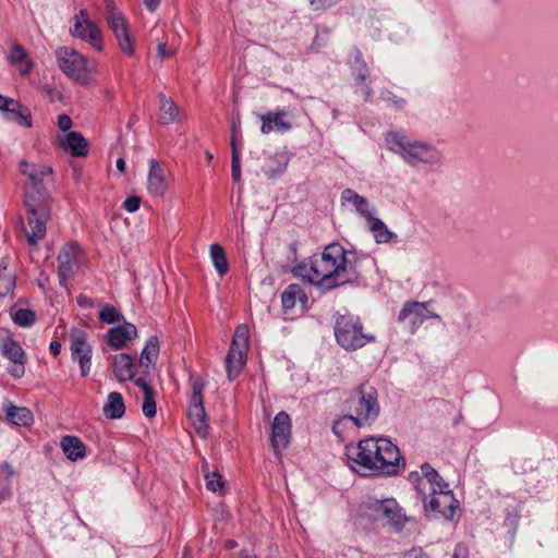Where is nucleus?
Masks as SVG:
<instances>
[{
    "label": "nucleus",
    "instance_id": "7c9ffc66",
    "mask_svg": "<svg viewBox=\"0 0 558 558\" xmlns=\"http://www.w3.org/2000/svg\"><path fill=\"white\" fill-rule=\"evenodd\" d=\"M102 412L107 418H121L125 412L123 397L120 392L112 391L108 395L107 402L102 408Z\"/></svg>",
    "mask_w": 558,
    "mask_h": 558
},
{
    "label": "nucleus",
    "instance_id": "37998d69",
    "mask_svg": "<svg viewBox=\"0 0 558 558\" xmlns=\"http://www.w3.org/2000/svg\"><path fill=\"white\" fill-rule=\"evenodd\" d=\"M52 173V169L50 167L46 166H39V167H32L28 179L33 182L35 186L43 183L44 179Z\"/></svg>",
    "mask_w": 558,
    "mask_h": 558
},
{
    "label": "nucleus",
    "instance_id": "a19ab883",
    "mask_svg": "<svg viewBox=\"0 0 558 558\" xmlns=\"http://www.w3.org/2000/svg\"><path fill=\"white\" fill-rule=\"evenodd\" d=\"M15 288V276L5 271V267H0V296L4 298Z\"/></svg>",
    "mask_w": 558,
    "mask_h": 558
},
{
    "label": "nucleus",
    "instance_id": "3c124183",
    "mask_svg": "<svg viewBox=\"0 0 558 558\" xmlns=\"http://www.w3.org/2000/svg\"><path fill=\"white\" fill-rule=\"evenodd\" d=\"M141 206V198L138 196H130L123 203V208L129 213L136 211Z\"/></svg>",
    "mask_w": 558,
    "mask_h": 558
},
{
    "label": "nucleus",
    "instance_id": "dca6fc26",
    "mask_svg": "<svg viewBox=\"0 0 558 558\" xmlns=\"http://www.w3.org/2000/svg\"><path fill=\"white\" fill-rule=\"evenodd\" d=\"M70 338L72 360L80 364L81 375L85 377L90 372L92 347L86 340V333L81 329L71 330Z\"/></svg>",
    "mask_w": 558,
    "mask_h": 558
},
{
    "label": "nucleus",
    "instance_id": "f3484780",
    "mask_svg": "<svg viewBox=\"0 0 558 558\" xmlns=\"http://www.w3.org/2000/svg\"><path fill=\"white\" fill-rule=\"evenodd\" d=\"M291 420L287 412L280 411L276 414L271 424L270 442L277 456L288 448L291 437Z\"/></svg>",
    "mask_w": 558,
    "mask_h": 558
},
{
    "label": "nucleus",
    "instance_id": "6ab92c4d",
    "mask_svg": "<svg viewBox=\"0 0 558 558\" xmlns=\"http://www.w3.org/2000/svg\"><path fill=\"white\" fill-rule=\"evenodd\" d=\"M148 165L147 189L153 196L162 197L168 189L166 171L156 159H150Z\"/></svg>",
    "mask_w": 558,
    "mask_h": 558
},
{
    "label": "nucleus",
    "instance_id": "680f3d73",
    "mask_svg": "<svg viewBox=\"0 0 558 558\" xmlns=\"http://www.w3.org/2000/svg\"><path fill=\"white\" fill-rule=\"evenodd\" d=\"M77 303L83 307H90L93 305V300L85 295H80L77 298Z\"/></svg>",
    "mask_w": 558,
    "mask_h": 558
},
{
    "label": "nucleus",
    "instance_id": "5701e85b",
    "mask_svg": "<svg viewBox=\"0 0 558 558\" xmlns=\"http://www.w3.org/2000/svg\"><path fill=\"white\" fill-rule=\"evenodd\" d=\"M112 369L118 380H131L135 375V364L129 354L120 353L112 356Z\"/></svg>",
    "mask_w": 558,
    "mask_h": 558
},
{
    "label": "nucleus",
    "instance_id": "0eeeda50",
    "mask_svg": "<svg viewBox=\"0 0 558 558\" xmlns=\"http://www.w3.org/2000/svg\"><path fill=\"white\" fill-rule=\"evenodd\" d=\"M373 450L371 473L384 474V475H396L400 471V462L402 457L399 448L388 438L373 437Z\"/></svg>",
    "mask_w": 558,
    "mask_h": 558
},
{
    "label": "nucleus",
    "instance_id": "603ef678",
    "mask_svg": "<svg viewBox=\"0 0 558 558\" xmlns=\"http://www.w3.org/2000/svg\"><path fill=\"white\" fill-rule=\"evenodd\" d=\"M25 363L26 362L13 363V365L8 368L9 374H11L14 378H21L25 374Z\"/></svg>",
    "mask_w": 558,
    "mask_h": 558
},
{
    "label": "nucleus",
    "instance_id": "b1692460",
    "mask_svg": "<svg viewBox=\"0 0 558 558\" xmlns=\"http://www.w3.org/2000/svg\"><path fill=\"white\" fill-rule=\"evenodd\" d=\"M60 447L64 456L71 461H78L86 457V446L76 436H63L60 441Z\"/></svg>",
    "mask_w": 558,
    "mask_h": 558
},
{
    "label": "nucleus",
    "instance_id": "f704fd0d",
    "mask_svg": "<svg viewBox=\"0 0 558 558\" xmlns=\"http://www.w3.org/2000/svg\"><path fill=\"white\" fill-rule=\"evenodd\" d=\"M209 253L213 265L217 272L220 276L226 275L229 270V264L223 247L218 243H214L210 245Z\"/></svg>",
    "mask_w": 558,
    "mask_h": 558
},
{
    "label": "nucleus",
    "instance_id": "2f4dec72",
    "mask_svg": "<svg viewBox=\"0 0 558 558\" xmlns=\"http://www.w3.org/2000/svg\"><path fill=\"white\" fill-rule=\"evenodd\" d=\"M159 120L162 124H170L177 120L179 108L171 98L159 94Z\"/></svg>",
    "mask_w": 558,
    "mask_h": 558
},
{
    "label": "nucleus",
    "instance_id": "20e7f679",
    "mask_svg": "<svg viewBox=\"0 0 558 558\" xmlns=\"http://www.w3.org/2000/svg\"><path fill=\"white\" fill-rule=\"evenodd\" d=\"M377 397V390L363 383L344 401V408L354 418L357 428L371 425L378 417L380 407Z\"/></svg>",
    "mask_w": 558,
    "mask_h": 558
},
{
    "label": "nucleus",
    "instance_id": "a211bd4d",
    "mask_svg": "<svg viewBox=\"0 0 558 558\" xmlns=\"http://www.w3.org/2000/svg\"><path fill=\"white\" fill-rule=\"evenodd\" d=\"M373 448V437H369L360 440L356 445H348L345 454L352 463L371 473L372 465H374L371 459Z\"/></svg>",
    "mask_w": 558,
    "mask_h": 558
},
{
    "label": "nucleus",
    "instance_id": "4d7b16f0",
    "mask_svg": "<svg viewBox=\"0 0 558 558\" xmlns=\"http://www.w3.org/2000/svg\"><path fill=\"white\" fill-rule=\"evenodd\" d=\"M11 496L10 483L0 484V504L7 500Z\"/></svg>",
    "mask_w": 558,
    "mask_h": 558
},
{
    "label": "nucleus",
    "instance_id": "052dcab7",
    "mask_svg": "<svg viewBox=\"0 0 558 558\" xmlns=\"http://www.w3.org/2000/svg\"><path fill=\"white\" fill-rule=\"evenodd\" d=\"M144 4L149 12H155L160 4V0H144Z\"/></svg>",
    "mask_w": 558,
    "mask_h": 558
},
{
    "label": "nucleus",
    "instance_id": "f03ea898",
    "mask_svg": "<svg viewBox=\"0 0 558 558\" xmlns=\"http://www.w3.org/2000/svg\"><path fill=\"white\" fill-rule=\"evenodd\" d=\"M385 141L388 149L400 155L410 166L415 167L421 163L435 166L442 160V155L436 147L424 142H411L402 133L388 132Z\"/></svg>",
    "mask_w": 558,
    "mask_h": 558
},
{
    "label": "nucleus",
    "instance_id": "c756f323",
    "mask_svg": "<svg viewBox=\"0 0 558 558\" xmlns=\"http://www.w3.org/2000/svg\"><path fill=\"white\" fill-rule=\"evenodd\" d=\"M159 354V341L157 337H150L146 345L144 347L141 357H140V365L142 367H145L146 374H149L151 369L155 367L156 360Z\"/></svg>",
    "mask_w": 558,
    "mask_h": 558
},
{
    "label": "nucleus",
    "instance_id": "1a4fd4ad",
    "mask_svg": "<svg viewBox=\"0 0 558 558\" xmlns=\"http://www.w3.org/2000/svg\"><path fill=\"white\" fill-rule=\"evenodd\" d=\"M190 384L192 393L189 401L187 415L196 433L199 436L205 437L209 428L203 397L205 381L199 375L193 374L190 377Z\"/></svg>",
    "mask_w": 558,
    "mask_h": 558
},
{
    "label": "nucleus",
    "instance_id": "58836bf2",
    "mask_svg": "<svg viewBox=\"0 0 558 558\" xmlns=\"http://www.w3.org/2000/svg\"><path fill=\"white\" fill-rule=\"evenodd\" d=\"M351 427H356L355 421L349 413H347L335 420L332 424V432L337 437L342 438L345 432Z\"/></svg>",
    "mask_w": 558,
    "mask_h": 558
},
{
    "label": "nucleus",
    "instance_id": "774afa93",
    "mask_svg": "<svg viewBox=\"0 0 558 558\" xmlns=\"http://www.w3.org/2000/svg\"><path fill=\"white\" fill-rule=\"evenodd\" d=\"M116 166L120 172H124L125 170V161L123 158H119L116 162Z\"/></svg>",
    "mask_w": 558,
    "mask_h": 558
},
{
    "label": "nucleus",
    "instance_id": "13d9d810",
    "mask_svg": "<svg viewBox=\"0 0 558 558\" xmlns=\"http://www.w3.org/2000/svg\"><path fill=\"white\" fill-rule=\"evenodd\" d=\"M134 384L143 390L144 395H146L148 391H154V389L145 381L143 377L136 378Z\"/></svg>",
    "mask_w": 558,
    "mask_h": 558
},
{
    "label": "nucleus",
    "instance_id": "423d86ee",
    "mask_svg": "<svg viewBox=\"0 0 558 558\" xmlns=\"http://www.w3.org/2000/svg\"><path fill=\"white\" fill-rule=\"evenodd\" d=\"M335 336L338 344L347 351L357 350L367 342L375 341L373 335L363 331L360 318L351 314L340 315L337 318Z\"/></svg>",
    "mask_w": 558,
    "mask_h": 558
},
{
    "label": "nucleus",
    "instance_id": "338daca9",
    "mask_svg": "<svg viewBox=\"0 0 558 558\" xmlns=\"http://www.w3.org/2000/svg\"><path fill=\"white\" fill-rule=\"evenodd\" d=\"M403 558H423V557L421 555V551L411 550L410 553L405 554Z\"/></svg>",
    "mask_w": 558,
    "mask_h": 558
},
{
    "label": "nucleus",
    "instance_id": "8fccbe9b",
    "mask_svg": "<svg viewBox=\"0 0 558 558\" xmlns=\"http://www.w3.org/2000/svg\"><path fill=\"white\" fill-rule=\"evenodd\" d=\"M12 108H19V101L0 94V111L7 114Z\"/></svg>",
    "mask_w": 558,
    "mask_h": 558
},
{
    "label": "nucleus",
    "instance_id": "864d4df0",
    "mask_svg": "<svg viewBox=\"0 0 558 558\" xmlns=\"http://www.w3.org/2000/svg\"><path fill=\"white\" fill-rule=\"evenodd\" d=\"M354 80H355V84L360 87V89L357 92L363 95L364 101H369L373 97L372 87L368 84H366L365 82L361 83L359 80H356V78H354Z\"/></svg>",
    "mask_w": 558,
    "mask_h": 558
},
{
    "label": "nucleus",
    "instance_id": "aec40b11",
    "mask_svg": "<svg viewBox=\"0 0 558 558\" xmlns=\"http://www.w3.org/2000/svg\"><path fill=\"white\" fill-rule=\"evenodd\" d=\"M288 116L287 111H269L265 114H259V119L262 120L260 132L263 134H269L270 132H279L284 133L292 129V124L289 121H286V117Z\"/></svg>",
    "mask_w": 558,
    "mask_h": 558
},
{
    "label": "nucleus",
    "instance_id": "39448f33",
    "mask_svg": "<svg viewBox=\"0 0 558 558\" xmlns=\"http://www.w3.org/2000/svg\"><path fill=\"white\" fill-rule=\"evenodd\" d=\"M362 513L373 522L385 520L395 532H401L412 520L393 498L369 500L363 506Z\"/></svg>",
    "mask_w": 558,
    "mask_h": 558
},
{
    "label": "nucleus",
    "instance_id": "393cba45",
    "mask_svg": "<svg viewBox=\"0 0 558 558\" xmlns=\"http://www.w3.org/2000/svg\"><path fill=\"white\" fill-rule=\"evenodd\" d=\"M341 199L352 204L355 210L366 220H369L372 217H374V207L371 206L369 202L364 196L357 194L355 191L351 189L343 190L341 193Z\"/></svg>",
    "mask_w": 558,
    "mask_h": 558
},
{
    "label": "nucleus",
    "instance_id": "49530a36",
    "mask_svg": "<svg viewBox=\"0 0 558 558\" xmlns=\"http://www.w3.org/2000/svg\"><path fill=\"white\" fill-rule=\"evenodd\" d=\"M380 97L384 101L388 104V106L395 108L396 110H402L405 106V100L396 96L389 90H385L380 94Z\"/></svg>",
    "mask_w": 558,
    "mask_h": 558
},
{
    "label": "nucleus",
    "instance_id": "0e129e2a",
    "mask_svg": "<svg viewBox=\"0 0 558 558\" xmlns=\"http://www.w3.org/2000/svg\"><path fill=\"white\" fill-rule=\"evenodd\" d=\"M49 349H50V352H51L54 356H57V355L60 353V351H61V343H60L59 341H52V342L50 343Z\"/></svg>",
    "mask_w": 558,
    "mask_h": 558
},
{
    "label": "nucleus",
    "instance_id": "5fc2aeb1",
    "mask_svg": "<svg viewBox=\"0 0 558 558\" xmlns=\"http://www.w3.org/2000/svg\"><path fill=\"white\" fill-rule=\"evenodd\" d=\"M58 128L61 130V131H69L72 126V120L71 118L68 116V114H60L58 117Z\"/></svg>",
    "mask_w": 558,
    "mask_h": 558
},
{
    "label": "nucleus",
    "instance_id": "e433bc0d",
    "mask_svg": "<svg viewBox=\"0 0 558 558\" xmlns=\"http://www.w3.org/2000/svg\"><path fill=\"white\" fill-rule=\"evenodd\" d=\"M5 119L15 122L21 126H32L31 111L28 108L23 107L20 102L19 108H12L9 110V113L5 114Z\"/></svg>",
    "mask_w": 558,
    "mask_h": 558
},
{
    "label": "nucleus",
    "instance_id": "4468645a",
    "mask_svg": "<svg viewBox=\"0 0 558 558\" xmlns=\"http://www.w3.org/2000/svg\"><path fill=\"white\" fill-rule=\"evenodd\" d=\"M425 512H432L434 515L452 520L458 508L459 501L450 488L437 493L429 498L422 499Z\"/></svg>",
    "mask_w": 558,
    "mask_h": 558
},
{
    "label": "nucleus",
    "instance_id": "ea45409f",
    "mask_svg": "<svg viewBox=\"0 0 558 558\" xmlns=\"http://www.w3.org/2000/svg\"><path fill=\"white\" fill-rule=\"evenodd\" d=\"M13 322L20 327H29L36 320V314L29 308H19L12 315Z\"/></svg>",
    "mask_w": 558,
    "mask_h": 558
},
{
    "label": "nucleus",
    "instance_id": "4c0bfd02",
    "mask_svg": "<svg viewBox=\"0 0 558 558\" xmlns=\"http://www.w3.org/2000/svg\"><path fill=\"white\" fill-rule=\"evenodd\" d=\"M276 167L265 169L264 172L268 179H274L284 173L289 163V156L286 153L275 155Z\"/></svg>",
    "mask_w": 558,
    "mask_h": 558
},
{
    "label": "nucleus",
    "instance_id": "c9c22d12",
    "mask_svg": "<svg viewBox=\"0 0 558 558\" xmlns=\"http://www.w3.org/2000/svg\"><path fill=\"white\" fill-rule=\"evenodd\" d=\"M349 60L355 74V78L361 83H364L368 76V68L362 57L361 51L356 48L352 49Z\"/></svg>",
    "mask_w": 558,
    "mask_h": 558
},
{
    "label": "nucleus",
    "instance_id": "a18cd8bd",
    "mask_svg": "<svg viewBox=\"0 0 558 558\" xmlns=\"http://www.w3.org/2000/svg\"><path fill=\"white\" fill-rule=\"evenodd\" d=\"M143 414L151 418L156 415V402H155V392L148 391L146 395H144V401L142 405Z\"/></svg>",
    "mask_w": 558,
    "mask_h": 558
},
{
    "label": "nucleus",
    "instance_id": "e2e57ef3",
    "mask_svg": "<svg viewBox=\"0 0 558 558\" xmlns=\"http://www.w3.org/2000/svg\"><path fill=\"white\" fill-rule=\"evenodd\" d=\"M32 167H34V165H31L28 163L27 161L23 160L20 162V171L23 173V174H26L28 177V173L32 169Z\"/></svg>",
    "mask_w": 558,
    "mask_h": 558
},
{
    "label": "nucleus",
    "instance_id": "79ce46f5",
    "mask_svg": "<svg viewBox=\"0 0 558 558\" xmlns=\"http://www.w3.org/2000/svg\"><path fill=\"white\" fill-rule=\"evenodd\" d=\"M99 318L104 323L114 324L123 319V316L114 306L105 305L99 312Z\"/></svg>",
    "mask_w": 558,
    "mask_h": 558
},
{
    "label": "nucleus",
    "instance_id": "412c9836",
    "mask_svg": "<svg viewBox=\"0 0 558 558\" xmlns=\"http://www.w3.org/2000/svg\"><path fill=\"white\" fill-rule=\"evenodd\" d=\"M136 335V327L131 323H125L121 326L111 328L107 332L106 339L110 347L114 349H121L128 341L134 339Z\"/></svg>",
    "mask_w": 558,
    "mask_h": 558
},
{
    "label": "nucleus",
    "instance_id": "c85d7f7f",
    "mask_svg": "<svg viewBox=\"0 0 558 558\" xmlns=\"http://www.w3.org/2000/svg\"><path fill=\"white\" fill-rule=\"evenodd\" d=\"M0 353L10 362H26L25 351L20 343L11 337H5L0 340Z\"/></svg>",
    "mask_w": 558,
    "mask_h": 558
},
{
    "label": "nucleus",
    "instance_id": "9d476101",
    "mask_svg": "<svg viewBox=\"0 0 558 558\" xmlns=\"http://www.w3.org/2000/svg\"><path fill=\"white\" fill-rule=\"evenodd\" d=\"M247 349L248 328L246 325H239L235 328L230 350L226 356V371L229 380L236 378L243 369Z\"/></svg>",
    "mask_w": 558,
    "mask_h": 558
},
{
    "label": "nucleus",
    "instance_id": "72a5a7b5",
    "mask_svg": "<svg viewBox=\"0 0 558 558\" xmlns=\"http://www.w3.org/2000/svg\"><path fill=\"white\" fill-rule=\"evenodd\" d=\"M9 60L11 63L19 65L22 75H27L31 72L32 62L28 61L27 53L21 45L14 44L12 46Z\"/></svg>",
    "mask_w": 558,
    "mask_h": 558
},
{
    "label": "nucleus",
    "instance_id": "473e14b6",
    "mask_svg": "<svg viewBox=\"0 0 558 558\" xmlns=\"http://www.w3.org/2000/svg\"><path fill=\"white\" fill-rule=\"evenodd\" d=\"M367 222L376 243H388L392 238L397 236L379 218L372 217Z\"/></svg>",
    "mask_w": 558,
    "mask_h": 558
},
{
    "label": "nucleus",
    "instance_id": "69168bd1",
    "mask_svg": "<svg viewBox=\"0 0 558 558\" xmlns=\"http://www.w3.org/2000/svg\"><path fill=\"white\" fill-rule=\"evenodd\" d=\"M230 146H231V155H232L231 158H234V153H240L238 149V146H236V136L231 135Z\"/></svg>",
    "mask_w": 558,
    "mask_h": 558
},
{
    "label": "nucleus",
    "instance_id": "f8f14e48",
    "mask_svg": "<svg viewBox=\"0 0 558 558\" xmlns=\"http://www.w3.org/2000/svg\"><path fill=\"white\" fill-rule=\"evenodd\" d=\"M430 302H407L398 314V322L411 333L414 335L417 329L428 319L439 316L429 310Z\"/></svg>",
    "mask_w": 558,
    "mask_h": 558
},
{
    "label": "nucleus",
    "instance_id": "7ed1b4c3",
    "mask_svg": "<svg viewBox=\"0 0 558 558\" xmlns=\"http://www.w3.org/2000/svg\"><path fill=\"white\" fill-rule=\"evenodd\" d=\"M26 225L23 232L29 245H36L46 236V225L51 210L46 196L37 189L25 197Z\"/></svg>",
    "mask_w": 558,
    "mask_h": 558
},
{
    "label": "nucleus",
    "instance_id": "2eb2a0df",
    "mask_svg": "<svg viewBox=\"0 0 558 558\" xmlns=\"http://www.w3.org/2000/svg\"><path fill=\"white\" fill-rule=\"evenodd\" d=\"M84 253L77 243L65 244L58 254V275L61 283L72 278L83 263Z\"/></svg>",
    "mask_w": 558,
    "mask_h": 558
},
{
    "label": "nucleus",
    "instance_id": "4be33fe9",
    "mask_svg": "<svg viewBox=\"0 0 558 558\" xmlns=\"http://www.w3.org/2000/svg\"><path fill=\"white\" fill-rule=\"evenodd\" d=\"M70 35L88 43L97 50H102V33L95 22L83 24L82 27L74 32L73 26L70 27Z\"/></svg>",
    "mask_w": 558,
    "mask_h": 558
},
{
    "label": "nucleus",
    "instance_id": "a878e982",
    "mask_svg": "<svg viewBox=\"0 0 558 558\" xmlns=\"http://www.w3.org/2000/svg\"><path fill=\"white\" fill-rule=\"evenodd\" d=\"M5 418L17 426H31L34 423L32 411L25 407H17L8 402L3 408Z\"/></svg>",
    "mask_w": 558,
    "mask_h": 558
},
{
    "label": "nucleus",
    "instance_id": "bb28decb",
    "mask_svg": "<svg viewBox=\"0 0 558 558\" xmlns=\"http://www.w3.org/2000/svg\"><path fill=\"white\" fill-rule=\"evenodd\" d=\"M296 302H300L303 307L306 306L307 295L304 289L296 283L289 284L281 293V304L284 312L292 310Z\"/></svg>",
    "mask_w": 558,
    "mask_h": 558
},
{
    "label": "nucleus",
    "instance_id": "cd10ccee",
    "mask_svg": "<svg viewBox=\"0 0 558 558\" xmlns=\"http://www.w3.org/2000/svg\"><path fill=\"white\" fill-rule=\"evenodd\" d=\"M60 145L75 157H84L88 153V142L75 131L69 132L64 140H60Z\"/></svg>",
    "mask_w": 558,
    "mask_h": 558
},
{
    "label": "nucleus",
    "instance_id": "de8ad7c7",
    "mask_svg": "<svg viewBox=\"0 0 558 558\" xmlns=\"http://www.w3.org/2000/svg\"><path fill=\"white\" fill-rule=\"evenodd\" d=\"M88 22H93L89 19L88 12L85 9L80 10L78 14L71 19V26H73V31H78L83 24H87Z\"/></svg>",
    "mask_w": 558,
    "mask_h": 558
},
{
    "label": "nucleus",
    "instance_id": "c03bdc74",
    "mask_svg": "<svg viewBox=\"0 0 558 558\" xmlns=\"http://www.w3.org/2000/svg\"><path fill=\"white\" fill-rule=\"evenodd\" d=\"M205 480H206V487L216 493L219 490H222L223 488V480L222 476L218 472H209L206 471L205 473Z\"/></svg>",
    "mask_w": 558,
    "mask_h": 558
},
{
    "label": "nucleus",
    "instance_id": "09e8293b",
    "mask_svg": "<svg viewBox=\"0 0 558 558\" xmlns=\"http://www.w3.org/2000/svg\"><path fill=\"white\" fill-rule=\"evenodd\" d=\"M231 175L235 182L241 180L240 153H234V158H231Z\"/></svg>",
    "mask_w": 558,
    "mask_h": 558
},
{
    "label": "nucleus",
    "instance_id": "ddd939ff",
    "mask_svg": "<svg viewBox=\"0 0 558 558\" xmlns=\"http://www.w3.org/2000/svg\"><path fill=\"white\" fill-rule=\"evenodd\" d=\"M422 476L417 472L410 473V478L415 482V488L421 499L429 498L437 493L449 488V484L444 481L439 473L428 463L421 465Z\"/></svg>",
    "mask_w": 558,
    "mask_h": 558
},
{
    "label": "nucleus",
    "instance_id": "6e6552de",
    "mask_svg": "<svg viewBox=\"0 0 558 558\" xmlns=\"http://www.w3.org/2000/svg\"><path fill=\"white\" fill-rule=\"evenodd\" d=\"M56 58L60 70L71 80L81 85H87L90 81V66L88 60L70 47H59Z\"/></svg>",
    "mask_w": 558,
    "mask_h": 558
},
{
    "label": "nucleus",
    "instance_id": "6e6d98bb",
    "mask_svg": "<svg viewBox=\"0 0 558 558\" xmlns=\"http://www.w3.org/2000/svg\"><path fill=\"white\" fill-rule=\"evenodd\" d=\"M452 558H469V550L466 546L463 544L456 545Z\"/></svg>",
    "mask_w": 558,
    "mask_h": 558
},
{
    "label": "nucleus",
    "instance_id": "bf43d9fd",
    "mask_svg": "<svg viewBox=\"0 0 558 558\" xmlns=\"http://www.w3.org/2000/svg\"><path fill=\"white\" fill-rule=\"evenodd\" d=\"M174 51L167 50V45L165 43H160L158 45V54L161 59L169 58L173 56Z\"/></svg>",
    "mask_w": 558,
    "mask_h": 558
},
{
    "label": "nucleus",
    "instance_id": "f257e3e1",
    "mask_svg": "<svg viewBox=\"0 0 558 558\" xmlns=\"http://www.w3.org/2000/svg\"><path fill=\"white\" fill-rule=\"evenodd\" d=\"M349 254L341 244L331 243L320 254L310 257L308 262L296 265L293 274L323 291L333 290L357 278Z\"/></svg>",
    "mask_w": 558,
    "mask_h": 558
},
{
    "label": "nucleus",
    "instance_id": "9b49d317",
    "mask_svg": "<svg viewBox=\"0 0 558 558\" xmlns=\"http://www.w3.org/2000/svg\"><path fill=\"white\" fill-rule=\"evenodd\" d=\"M104 16L114 34L122 52L132 56L134 53V47L130 36L129 23L122 12L117 9L112 0H105Z\"/></svg>",
    "mask_w": 558,
    "mask_h": 558
}]
</instances>
